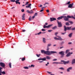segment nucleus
Segmentation results:
<instances>
[{"label":"nucleus","instance_id":"c756f323","mask_svg":"<svg viewBox=\"0 0 75 75\" xmlns=\"http://www.w3.org/2000/svg\"><path fill=\"white\" fill-rule=\"evenodd\" d=\"M10 68H11V63H9L8 64Z\"/></svg>","mask_w":75,"mask_h":75},{"label":"nucleus","instance_id":"4c0bfd02","mask_svg":"<svg viewBox=\"0 0 75 75\" xmlns=\"http://www.w3.org/2000/svg\"><path fill=\"white\" fill-rule=\"evenodd\" d=\"M54 40H58V38H57L56 37H54Z\"/></svg>","mask_w":75,"mask_h":75},{"label":"nucleus","instance_id":"72a5a7b5","mask_svg":"<svg viewBox=\"0 0 75 75\" xmlns=\"http://www.w3.org/2000/svg\"><path fill=\"white\" fill-rule=\"evenodd\" d=\"M68 22L70 23V24H73V22L72 21H69Z\"/></svg>","mask_w":75,"mask_h":75},{"label":"nucleus","instance_id":"7ed1b4c3","mask_svg":"<svg viewBox=\"0 0 75 75\" xmlns=\"http://www.w3.org/2000/svg\"><path fill=\"white\" fill-rule=\"evenodd\" d=\"M64 53L65 52L64 51L60 52L59 53V54L61 55V56H60V58H64V56L65 55Z\"/></svg>","mask_w":75,"mask_h":75},{"label":"nucleus","instance_id":"2eb2a0df","mask_svg":"<svg viewBox=\"0 0 75 75\" xmlns=\"http://www.w3.org/2000/svg\"><path fill=\"white\" fill-rule=\"evenodd\" d=\"M25 13H24L22 16V19L23 20H25Z\"/></svg>","mask_w":75,"mask_h":75},{"label":"nucleus","instance_id":"1a4fd4ad","mask_svg":"<svg viewBox=\"0 0 75 75\" xmlns=\"http://www.w3.org/2000/svg\"><path fill=\"white\" fill-rule=\"evenodd\" d=\"M0 66L3 67V68H4V67H5V64H4V63H3L1 62L0 63Z\"/></svg>","mask_w":75,"mask_h":75},{"label":"nucleus","instance_id":"bf43d9fd","mask_svg":"<svg viewBox=\"0 0 75 75\" xmlns=\"http://www.w3.org/2000/svg\"><path fill=\"white\" fill-rule=\"evenodd\" d=\"M40 56H41V54H38V57H40Z\"/></svg>","mask_w":75,"mask_h":75},{"label":"nucleus","instance_id":"09e8293b","mask_svg":"<svg viewBox=\"0 0 75 75\" xmlns=\"http://www.w3.org/2000/svg\"><path fill=\"white\" fill-rule=\"evenodd\" d=\"M49 50H50V49L49 48V47H48V46H47V48L46 50H47V51H48Z\"/></svg>","mask_w":75,"mask_h":75},{"label":"nucleus","instance_id":"338daca9","mask_svg":"<svg viewBox=\"0 0 75 75\" xmlns=\"http://www.w3.org/2000/svg\"><path fill=\"white\" fill-rule=\"evenodd\" d=\"M63 47H64L63 46H62V47H60V49H61V48H63Z\"/></svg>","mask_w":75,"mask_h":75},{"label":"nucleus","instance_id":"4468645a","mask_svg":"<svg viewBox=\"0 0 75 75\" xmlns=\"http://www.w3.org/2000/svg\"><path fill=\"white\" fill-rule=\"evenodd\" d=\"M50 21H54V20H56V18H50Z\"/></svg>","mask_w":75,"mask_h":75},{"label":"nucleus","instance_id":"0e129e2a","mask_svg":"<svg viewBox=\"0 0 75 75\" xmlns=\"http://www.w3.org/2000/svg\"><path fill=\"white\" fill-rule=\"evenodd\" d=\"M22 31L23 32H25V31H26V30H23Z\"/></svg>","mask_w":75,"mask_h":75},{"label":"nucleus","instance_id":"7c9ffc66","mask_svg":"<svg viewBox=\"0 0 75 75\" xmlns=\"http://www.w3.org/2000/svg\"><path fill=\"white\" fill-rule=\"evenodd\" d=\"M59 69H61L62 70H63V71L64 70V68L63 67H60L59 68Z\"/></svg>","mask_w":75,"mask_h":75},{"label":"nucleus","instance_id":"680f3d73","mask_svg":"<svg viewBox=\"0 0 75 75\" xmlns=\"http://www.w3.org/2000/svg\"><path fill=\"white\" fill-rule=\"evenodd\" d=\"M22 12H24V9H22L21 10Z\"/></svg>","mask_w":75,"mask_h":75},{"label":"nucleus","instance_id":"79ce46f5","mask_svg":"<svg viewBox=\"0 0 75 75\" xmlns=\"http://www.w3.org/2000/svg\"><path fill=\"white\" fill-rule=\"evenodd\" d=\"M71 30H72V31H74V30H75V27L74 28H72Z\"/></svg>","mask_w":75,"mask_h":75},{"label":"nucleus","instance_id":"39448f33","mask_svg":"<svg viewBox=\"0 0 75 75\" xmlns=\"http://www.w3.org/2000/svg\"><path fill=\"white\" fill-rule=\"evenodd\" d=\"M57 21V23L58 24V27L60 28L62 27V24L61 23V22H59L58 20Z\"/></svg>","mask_w":75,"mask_h":75},{"label":"nucleus","instance_id":"13d9d810","mask_svg":"<svg viewBox=\"0 0 75 75\" xmlns=\"http://www.w3.org/2000/svg\"><path fill=\"white\" fill-rule=\"evenodd\" d=\"M52 64H58V62H54L52 63Z\"/></svg>","mask_w":75,"mask_h":75},{"label":"nucleus","instance_id":"2f4dec72","mask_svg":"<svg viewBox=\"0 0 75 75\" xmlns=\"http://www.w3.org/2000/svg\"><path fill=\"white\" fill-rule=\"evenodd\" d=\"M57 28V26H55L54 27L52 28V29L53 30H55Z\"/></svg>","mask_w":75,"mask_h":75},{"label":"nucleus","instance_id":"37998d69","mask_svg":"<svg viewBox=\"0 0 75 75\" xmlns=\"http://www.w3.org/2000/svg\"><path fill=\"white\" fill-rule=\"evenodd\" d=\"M37 13H35V14L34 15V16H37Z\"/></svg>","mask_w":75,"mask_h":75},{"label":"nucleus","instance_id":"0eeeda50","mask_svg":"<svg viewBox=\"0 0 75 75\" xmlns=\"http://www.w3.org/2000/svg\"><path fill=\"white\" fill-rule=\"evenodd\" d=\"M73 54V53L72 52H71H71H69L66 55V57H69L70 55H71V54Z\"/></svg>","mask_w":75,"mask_h":75},{"label":"nucleus","instance_id":"6ab92c4d","mask_svg":"<svg viewBox=\"0 0 75 75\" xmlns=\"http://www.w3.org/2000/svg\"><path fill=\"white\" fill-rule=\"evenodd\" d=\"M16 0V1H15V2L16 4H17L18 3L19 4H20V3L18 2L20 1V0Z\"/></svg>","mask_w":75,"mask_h":75},{"label":"nucleus","instance_id":"4be33fe9","mask_svg":"<svg viewBox=\"0 0 75 75\" xmlns=\"http://www.w3.org/2000/svg\"><path fill=\"white\" fill-rule=\"evenodd\" d=\"M62 18H63V16L58 17L57 18V20H61V19H62Z\"/></svg>","mask_w":75,"mask_h":75},{"label":"nucleus","instance_id":"9d476101","mask_svg":"<svg viewBox=\"0 0 75 75\" xmlns=\"http://www.w3.org/2000/svg\"><path fill=\"white\" fill-rule=\"evenodd\" d=\"M38 60H42V61H46V58L44 57L43 58H39L38 59Z\"/></svg>","mask_w":75,"mask_h":75},{"label":"nucleus","instance_id":"a18cd8bd","mask_svg":"<svg viewBox=\"0 0 75 75\" xmlns=\"http://www.w3.org/2000/svg\"><path fill=\"white\" fill-rule=\"evenodd\" d=\"M11 1L12 2H15L16 1L15 0H11Z\"/></svg>","mask_w":75,"mask_h":75},{"label":"nucleus","instance_id":"20e7f679","mask_svg":"<svg viewBox=\"0 0 75 75\" xmlns=\"http://www.w3.org/2000/svg\"><path fill=\"white\" fill-rule=\"evenodd\" d=\"M53 25V24H51L49 25H48L47 26L45 25H44V26H43V28H50L51 27V26H52Z\"/></svg>","mask_w":75,"mask_h":75},{"label":"nucleus","instance_id":"aec40b11","mask_svg":"<svg viewBox=\"0 0 75 75\" xmlns=\"http://www.w3.org/2000/svg\"><path fill=\"white\" fill-rule=\"evenodd\" d=\"M23 68L25 69H29V67L27 66L24 67Z\"/></svg>","mask_w":75,"mask_h":75},{"label":"nucleus","instance_id":"6e6d98bb","mask_svg":"<svg viewBox=\"0 0 75 75\" xmlns=\"http://www.w3.org/2000/svg\"><path fill=\"white\" fill-rule=\"evenodd\" d=\"M46 11L47 13H49L50 12V11H49V10L47 9L46 10Z\"/></svg>","mask_w":75,"mask_h":75},{"label":"nucleus","instance_id":"4d7b16f0","mask_svg":"<svg viewBox=\"0 0 75 75\" xmlns=\"http://www.w3.org/2000/svg\"><path fill=\"white\" fill-rule=\"evenodd\" d=\"M44 9H41L40 11V12H42V11H44Z\"/></svg>","mask_w":75,"mask_h":75},{"label":"nucleus","instance_id":"a211bd4d","mask_svg":"<svg viewBox=\"0 0 75 75\" xmlns=\"http://www.w3.org/2000/svg\"><path fill=\"white\" fill-rule=\"evenodd\" d=\"M35 67V65L33 64H31L30 66H29V68H34Z\"/></svg>","mask_w":75,"mask_h":75},{"label":"nucleus","instance_id":"6e6552de","mask_svg":"<svg viewBox=\"0 0 75 75\" xmlns=\"http://www.w3.org/2000/svg\"><path fill=\"white\" fill-rule=\"evenodd\" d=\"M26 12L29 14H33L34 12L33 11V10H31L30 11H29V10H28L26 11Z\"/></svg>","mask_w":75,"mask_h":75},{"label":"nucleus","instance_id":"49530a36","mask_svg":"<svg viewBox=\"0 0 75 75\" xmlns=\"http://www.w3.org/2000/svg\"><path fill=\"white\" fill-rule=\"evenodd\" d=\"M58 34V32H56L55 33V35L57 36V34Z\"/></svg>","mask_w":75,"mask_h":75},{"label":"nucleus","instance_id":"b1692460","mask_svg":"<svg viewBox=\"0 0 75 75\" xmlns=\"http://www.w3.org/2000/svg\"><path fill=\"white\" fill-rule=\"evenodd\" d=\"M1 73L2 74H3V75H5V74H6V72L4 71H1Z\"/></svg>","mask_w":75,"mask_h":75},{"label":"nucleus","instance_id":"052dcab7","mask_svg":"<svg viewBox=\"0 0 75 75\" xmlns=\"http://www.w3.org/2000/svg\"><path fill=\"white\" fill-rule=\"evenodd\" d=\"M39 62L40 63H41L42 62H43V61H39Z\"/></svg>","mask_w":75,"mask_h":75},{"label":"nucleus","instance_id":"8fccbe9b","mask_svg":"<svg viewBox=\"0 0 75 75\" xmlns=\"http://www.w3.org/2000/svg\"><path fill=\"white\" fill-rule=\"evenodd\" d=\"M42 33L41 32H40L39 33H38V35H40V34H41Z\"/></svg>","mask_w":75,"mask_h":75},{"label":"nucleus","instance_id":"bb28decb","mask_svg":"<svg viewBox=\"0 0 75 75\" xmlns=\"http://www.w3.org/2000/svg\"><path fill=\"white\" fill-rule=\"evenodd\" d=\"M69 50H67L66 51V52H65V54H67L68 52H69Z\"/></svg>","mask_w":75,"mask_h":75},{"label":"nucleus","instance_id":"9b49d317","mask_svg":"<svg viewBox=\"0 0 75 75\" xmlns=\"http://www.w3.org/2000/svg\"><path fill=\"white\" fill-rule=\"evenodd\" d=\"M73 5H74V3H72L71 4H70L69 5L68 7L69 8H71L72 7V6H73Z\"/></svg>","mask_w":75,"mask_h":75},{"label":"nucleus","instance_id":"5fc2aeb1","mask_svg":"<svg viewBox=\"0 0 75 75\" xmlns=\"http://www.w3.org/2000/svg\"><path fill=\"white\" fill-rule=\"evenodd\" d=\"M42 31H46V30L44 29H42Z\"/></svg>","mask_w":75,"mask_h":75},{"label":"nucleus","instance_id":"412c9836","mask_svg":"<svg viewBox=\"0 0 75 75\" xmlns=\"http://www.w3.org/2000/svg\"><path fill=\"white\" fill-rule=\"evenodd\" d=\"M46 52V51H45L44 50H41V52L42 54H43V53H44V54H45Z\"/></svg>","mask_w":75,"mask_h":75},{"label":"nucleus","instance_id":"e2e57ef3","mask_svg":"<svg viewBox=\"0 0 75 75\" xmlns=\"http://www.w3.org/2000/svg\"><path fill=\"white\" fill-rule=\"evenodd\" d=\"M42 5H40V6L39 7H42Z\"/></svg>","mask_w":75,"mask_h":75},{"label":"nucleus","instance_id":"ea45409f","mask_svg":"<svg viewBox=\"0 0 75 75\" xmlns=\"http://www.w3.org/2000/svg\"><path fill=\"white\" fill-rule=\"evenodd\" d=\"M29 3V2H27L26 3V4H25V6H27Z\"/></svg>","mask_w":75,"mask_h":75},{"label":"nucleus","instance_id":"f03ea898","mask_svg":"<svg viewBox=\"0 0 75 75\" xmlns=\"http://www.w3.org/2000/svg\"><path fill=\"white\" fill-rule=\"evenodd\" d=\"M71 27H67L65 25H64V31L66 32V31H67V30H71Z\"/></svg>","mask_w":75,"mask_h":75},{"label":"nucleus","instance_id":"473e14b6","mask_svg":"<svg viewBox=\"0 0 75 75\" xmlns=\"http://www.w3.org/2000/svg\"><path fill=\"white\" fill-rule=\"evenodd\" d=\"M66 25H70L69 24V23L68 22H66L65 23Z\"/></svg>","mask_w":75,"mask_h":75},{"label":"nucleus","instance_id":"58836bf2","mask_svg":"<svg viewBox=\"0 0 75 75\" xmlns=\"http://www.w3.org/2000/svg\"><path fill=\"white\" fill-rule=\"evenodd\" d=\"M35 16H34V15L32 16V17H31V19L32 20H33L34 19V18H35Z\"/></svg>","mask_w":75,"mask_h":75},{"label":"nucleus","instance_id":"5701e85b","mask_svg":"<svg viewBox=\"0 0 75 75\" xmlns=\"http://www.w3.org/2000/svg\"><path fill=\"white\" fill-rule=\"evenodd\" d=\"M3 68L1 67H0V75H2V74L1 73V71H2L1 70V69H2Z\"/></svg>","mask_w":75,"mask_h":75},{"label":"nucleus","instance_id":"f8f14e48","mask_svg":"<svg viewBox=\"0 0 75 75\" xmlns=\"http://www.w3.org/2000/svg\"><path fill=\"white\" fill-rule=\"evenodd\" d=\"M61 62H63L64 64H68L69 63V61H68L67 62L64 61V60H61Z\"/></svg>","mask_w":75,"mask_h":75},{"label":"nucleus","instance_id":"cd10ccee","mask_svg":"<svg viewBox=\"0 0 75 75\" xmlns=\"http://www.w3.org/2000/svg\"><path fill=\"white\" fill-rule=\"evenodd\" d=\"M46 58H47V59H51V58L50 57V56H46Z\"/></svg>","mask_w":75,"mask_h":75},{"label":"nucleus","instance_id":"a19ab883","mask_svg":"<svg viewBox=\"0 0 75 75\" xmlns=\"http://www.w3.org/2000/svg\"><path fill=\"white\" fill-rule=\"evenodd\" d=\"M70 3H71V2H70V1H69V2H68L67 4H70Z\"/></svg>","mask_w":75,"mask_h":75},{"label":"nucleus","instance_id":"f257e3e1","mask_svg":"<svg viewBox=\"0 0 75 75\" xmlns=\"http://www.w3.org/2000/svg\"><path fill=\"white\" fill-rule=\"evenodd\" d=\"M56 53H57V52L55 51H51L50 52L49 51H46L45 54H46V55H51V54H52Z\"/></svg>","mask_w":75,"mask_h":75},{"label":"nucleus","instance_id":"f3484780","mask_svg":"<svg viewBox=\"0 0 75 75\" xmlns=\"http://www.w3.org/2000/svg\"><path fill=\"white\" fill-rule=\"evenodd\" d=\"M56 37H58V40H60V41H62L63 40V39L61 38V37L57 35H56Z\"/></svg>","mask_w":75,"mask_h":75},{"label":"nucleus","instance_id":"69168bd1","mask_svg":"<svg viewBox=\"0 0 75 75\" xmlns=\"http://www.w3.org/2000/svg\"><path fill=\"white\" fill-rule=\"evenodd\" d=\"M68 44L69 45H71V44H72V42H69L68 43Z\"/></svg>","mask_w":75,"mask_h":75},{"label":"nucleus","instance_id":"a878e982","mask_svg":"<svg viewBox=\"0 0 75 75\" xmlns=\"http://www.w3.org/2000/svg\"><path fill=\"white\" fill-rule=\"evenodd\" d=\"M75 64V59H73L72 62V64Z\"/></svg>","mask_w":75,"mask_h":75},{"label":"nucleus","instance_id":"c9c22d12","mask_svg":"<svg viewBox=\"0 0 75 75\" xmlns=\"http://www.w3.org/2000/svg\"><path fill=\"white\" fill-rule=\"evenodd\" d=\"M50 46H51V44H49L47 45V47H50Z\"/></svg>","mask_w":75,"mask_h":75},{"label":"nucleus","instance_id":"dca6fc26","mask_svg":"<svg viewBox=\"0 0 75 75\" xmlns=\"http://www.w3.org/2000/svg\"><path fill=\"white\" fill-rule=\"evenodd\" d=\"M72 69V67H71L67 69V71L68 72H69L70 71V70Z\"/></svg>","mask_w":75,"mask_h":75},{"label":"nucleus","instance_id":"de8ad7c7","mask_svg":"<svg viewBox=\"0 0 75 75\" xmlns=\"http://www.w3.org/2000/svg\"><path fill=\"white\" fill-rule=\"evenodd\" d=\"M45 4H49V3L48 2L45 3V4H44V5H45Z\"/></svg>","mask_w":75,"mask_h":75},{"label":"nucleus","instance_id":"774afa93","mask_svg":"<svg viewBox=\"0 0 75 75\" xmlns=\"http://www.w3.org/2000/svg\"><path fill=\"white\" fill-rule=\"evenodd\" d=\"M45 25H48V23H45Z\"/></svg>","mask_w":75,"mask_h":75},{"label":"nucleus","instance_id":"3c124183","mask_svg":"<svg viewBox=\"0 0 75 75\" xmlns=\"http://www.w3.org/2000/svg\"><path fill=\"white\" fill-rule=\"evenodd\" d=\"M47 73H48V74H52L51 72L48 71H47Z\"/></svg>","mask_w":75,"mask_h":75},{"label":"nucleus","instance_id":"e433bc0d","mask_svg":"<svg viewBox=\"0 0 75 75\" xmlns=\"http://www.w3.org/2000/svg\"><path fill=\"white\" fill-rule=\"evenodd\" d=\"M25 58L23 57V58L22 59V61H24V60H25Z\"/></svg>","mask_w":75,"mask_h":75},{"label":"nucleus","instance_id":"864d4df0","mask_svg":"<svg viewBox=\"0 0 75 75\" xmlns=\"http://www.w3.org/2000/svg\"><path fill=\"white\" fill-rule=\"evenodd\" d=\"M57 59H54L52 60V61H57Z\"/></svg>","mask_w":75,"mask_h":75},{"label":"nucleus","instance_id":"f704fd0d","mask_svg":"<svg viewBox=\"0 0 75 75\" xmlns=\"http://www.w3.org/2000/svg\"><path fill=\"white\" fill-rule=\"evenodd\" d=\"M31 16H30V18H29V21H31V20H33V19H31Z\"/></svg>","mask_w":75,"mask_h":75},{"label":"nucleus","instance_id":"603ef678","mask_svg":"<svg viewBox=\"0 0 75 75\" xmlns=\"http://www.w3.org/2000/svg\"><path fill=\"white\" fill-rule=\"evenodd\" d=\"M66 33V32H65L64 33H61V34H62V35H64V34H65Z\"/></svg>","mask_w":75,"mask_h":75},{"label":"nucleus","instance_id":"c85d7f7f","mask_svg":"<svg viewBox=\"0 0 75 75\" xmlns=\"http://www.w3.org/2000/svg\"><path fill=\"white\" fill-rule=\"evenodd\" d=\"M72 33H71L69 35V37L71 38V37H72Z\"/></svg>","mask_w":75,"mask_h":75},{"label":"nucleus","instance_id":"423d86ee","mask_svg":"<svg viewBox=\"0 0 75 75\" xmlns=\"http://www.w3.org/2000/svg\"><path fill=\"white\" fill-rule=\"evenodd\" d=\"M63 18H64V21H69V20H68V18L66 16H63Z\"/></svg>","mask_w":75,"mask_h":75},{"label":"nucleus","instance_id":"ddd939ff","mask_svg":"<svg viewBox=\"0 0 75 75\" xmlns=\"http://www.w3.org/2000/svg\"><path fill=\"white\" fill-rule=\"evenodd\" d=\"M31 4H30L28 5V6H26V8H30V9H31Z\"/></svg>","mask_w":75,"mask_h":75},{"label":"nucleus","instance_id":"c03bdc74","mask_svg":"<svg viewBox=\"0 0 75 75\" xmlns=\"http://www.w3.org/2000/svg\"><path fill=\"white\" fill-rule=\"evenodd\" d=\"M48 32H49V33H51V31H52V30H48Z\"/></svg>","mask_w":75,"mask_h":75},{"label":"nucleus","instance_id":"393cba45","mask_svg":"<svg viewBox=\"0 0 75 75\" xmlns=\"http://www.w3.org/2000/svg\"><path fill=\"white\" fill-rule=\"evenodd\" d=\"M43 42L44 43H45L46 42V41H45V38H43Z\"/></svg>","mask_w":75,"mask_h":75}]
</instances>
